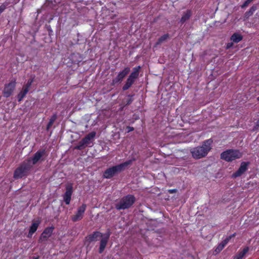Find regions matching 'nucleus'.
<instances>
[{"label":"nucleus","instance_id":"obj_11","mask_svg":"<svg viewBox=\"0 0 259 259\" xmlns=\"http://www.w3.org/2000/svg\"><path fill=\"white\" fill-rule=\"evenodd\" d=\"M54 227L53 226L48 227L45 229L41 233L39 241H42L47 240L53 234Z\"/></svg>","mask_w":259,"mask_h":259},{"label":"nucleus","instance_id":"obj_18","mask_svg":"<svg viewBox=\"0 0 259 259\" xmlns=\"http://www.w3.org/2000/svg\"><path fill=\"white\" fill-rule=\"evenodd\" d=\"M257 10V6L253 5L250 9L245 12L244 16V20H246L253 15V13Z\"/></svg>","mask_w":259,"mask_h":259},{"label":"nucleus","instance_id":"obj_12","mask_svg":"<svg viewBox=\"0 0 259 259\" xmlns=\"http://www.w3.org/2000/svg\"><path fill=\"white\" fill-rule=\"evenodd\" d=\"M249 164V163L248 162H241L240 167L235 172H234L233 174L232 177L235 178L241 176L243 173H244L247 170V167Z\"/></svg>","mask_w":259,"mask_h":259},{"label":"nucleus","instance_id":"obj_19","mask_svg":"<svg viewBox=\"0 0 259 259\" xmlns=\"http://www.w3.org/2000/svg\"><path fill=\"white\" fill-rule=\"evenodd\" d=\"M248 250V247H245L242 251H239L238 253L234 256L233 259H242Z\"/></svg>","mask_w":259,"mask_h":259},{"label":"nucleus","instance_id":"obj_33","mask_svg":"<svg viewBox=\"0 0 259 259\" xmlns=\"http://www.w3.org/2000/svg\"><path fill=\"white\" fill-rule=\"evenodd\" d=\"M126 130H127V133L130 132V126H126Z\"/></svg>","mask_w":259,"mask_h":259},{"label":"nucleus","instance_id":"obj_15","mask_svg":"<svg viewBox=\"0 0 259 259\" xmlns=\"http://www.w3.org/2000/svg\"><path fill=\"white\" fill-rule=\"evenodd\" d=\"M109 236H110V234H108L106 235V237L102 238V239L101 240L100 243V247H99V253H102L104 251V250L107 245Z\"/></svg>","mask_w":259,"mask_h":259},{"label":"nucleus","instance_id":"obj_7","mask_svg":"<svg viewBox=\"0 0 259 259\" xmlns=\"http://www.w3.org/2000/svg\"><path fill=\"white\" fill-rule=\"evenodd\" d=\"M44 156H47V154H46V149H42L38 150L33 155V157L31 158H29L31 159V163H32V165H35L40 160L44 161V159H42V157Z\"/></svg>","mask_w":259,"mask_h":259},{"label":"nucleus","instance_id":"obj_36","mask_svg":"<svg viewBox=\"0 0 259 259\" xmlns=\"http://www.w3.org/2000/svg\"><path fill=\"white\" fill-rule=\"evenodd\" d=\"M257 100L259 101V97L257 98Z\"/></svg>","mask_w":259,"mask_h":259},{"label":"nucleus","instance_id":"obj_1","mask_svg":"<svg viewBox=\"0 0 259 259\" xmlns=\"http://www.w3.org/2000/svg\"><path fill=\"white\" fill-rule=\"evenodd\" d=\"M212 142L211 139L206 140L203 142L201 146L191 149L190 152L192 157L196 159L205 157L211 149Z\"/></svg>","mask_w":259,"mask_h":259},{"label":"nucleus","instance_id":"obj_16","mask_svg":"<svg viewBox=\"0 0 259 259\" xmlns=\"http://www.w3.org/2000/svg\"><path fill=\"white\" fill-rule=\"evenodd\" d=\"M141 67L140 66L134 68L133 72L131 73V85L134 82L135 79L137 78Z\"/></svg>","mask_w":259,"mask_h":259},{"label":"nucleus","instance_id":"obj_28","mask_svg":"<svg viewBox=\"0 0 259 259\" xmlns=\"http://www.w3.org/2000/svg\"><path fill=\"white\" fill-rule=\"evenodd\" d=\"M129 81H130V78H128L127 79L126 83L123 87V90H127L130 88V82H129Z\"/></svg>","mask_w":259,"mask_h":259},{"label":"nucleus","instance_id":"obj_24","mask_svg":"<svg viewBox=\"0 0 259 259\" xmlns=\"http://www.w3.org/2000/svg\"><path fill=\"white\" fill-rule=\"evenodd\" d=\"M169 37L168 34H165L161 36L158 40L157 42V45H159L163 42L164 41L166 40Z\"/></svg>","mask_w":259,"mask_h":259},{"label":"nucleus","instance_id":"obj_34","mask_svg":"<svg viewBox=\"0 0 259 259\" xmlns=\"http://www.w3.org/2000/svg\"><path fill=\"white\" fill-rule=\"evenodd\" d=\"M33 259H39V256H36V257H34L33 258Z\"/></svg>","mask_w":259,"mask_h":259},{"label":"nucleus","instance_id":"obj_20","mask_svg":"<svg viewBox=\"0 0 259 259\" xmlns=\"http://www.w3.org/2000/svg\"><path fill=\"white\" fill-rule=\"evenodd\" d=\"M191 15L192 13L190 10H187L186 12H185L180 20L181 23L183 24L186 21L190 19Z\"/></svg>","mask_w":259,"mask_h":259},{"label":"nucleus","instance_id":"obj_14","mask_svg":"<svg viewBox=\"0 0 259 259\" xmlns=\"http://www.w3.org/2000/svg\"><path fill=\"white\" fill-rule=\"evenodd\" d=\"M41 221L39 219L32 222L31 226L30 227L27 237L30 238L32 237V235L36 231Z\"/></svg>","mask_w":259,"mask_h":259},{"label":"nucleus","instance_id":"obj_6","mask_svg":"<svg viewBox=\"0 0 259 259\" xmlns=\"http://www.w3.org/2000/svg\"><path fill=\"white\" fill-rule=\"evenodd\" d=\"M73 185L72 183H68L65 186L66 191L63 197L65 204L67 205L69 204L71 201V196L73 192Z\"/></svg>","mask_w":259,"mask_h":259},{"label":"nucleus","instance_id":"obj_31","mask_svg":"<svg viewBox=\"0 0 259 259\" xmlns=\"http://www.w3.org/2000/svg\"><path fill=\"white\" fill-rule=\"evenodd\" d=\"M233 42L228 43L226 46V49H229L231 48L233 46Z\"/></svg>","mask_w":259,"mask_h":259},{"label":"nucleus","instance_id":"obj_10","mask_svg":"<svg viewBox=\"0 0 259 259\" xmlns=\"http://www.w3.org/2000/svg\"><path fill=\"white\" fill-rule=\"evenodd\" d=\"M130 207V195H127L115 204V208L118 210L124 209Z\"/></svg>","mask_w":259,"mask_h":259},{"label":"nucleus","instance_id":"obj_32","mask_svg":"<svg viewBox=\"0 0 259 259\" xmlns=\"http://www.w3.org/2000/svg\"><path fill=\"white\" fill-rule=\"evenodd\" d=\"M259 128V119L256 121L255 125L254 126L255 129H257Z\"/></svg>","mask_w":259,"mask_h":259},{"label":"nucleus","instance_id":"obj_17","mask_svg":"<svg viewBox=\"0 0 259 259\" xmlns=\"http://www.w3.org/2000/svg\"><path fill=\"white\" fill-rule=\"evenodd\" d=\"M128 70L127 69H124L122 72H121L117 76L116 78L113 80V83H116L118 82H120L122 80V79L125 76V75L127 74Z\"/></svg>","mask_w":259,"mask_h":259},{"label":"nucleus","instance_id":"obj_23","mask_svg":"<svg viewBox=\"0 0 259 259\" xmlns=\"http://www.w3.org/2000/svg\"><path fill=\"white\" fill-rule=\"evenodd\" d=\"M28 92V91L27 89H24V88H23L22 91L18 95V101H21L27 94Z\"/></svg>","mask_w":259,"mask_h":259},{"label":"nucleus","instance_id":"obj_8","mask_svg":"<svg viewBox=\"0 0 259 259\" xmlns=\"http://www.w3.org/2000/svg\"><path fill=\"white\" fill-rule=\"evenodd\" d=\"M86 208L87 205L85 204H82L78 208L76 213L71 217V220L73 222H76L81 220L83 218V214L86 210Z\"/></svg>","mask_w":259,"mask_h":259},{"label":"nucleus","instance_id":"obj_26","mask_svg":"<svg viewBox=\"0 0 259 259\" xmlns=\"http://www.w3.org/2000/svg\"><path fill=\"white\" fill-rule=\"evenodd\" d=\"M236 235V233H234L228 237H227L225 239H224L222 242L226 246V244L229 242V241L230 240V239L232 238L235 237Z\"/></svg>","mask_w":259,"mask_h":259},{"label":"nucleus","instance_id":"obj_21","mask_svg":"<svg viewBox=\"0 0 259 259\" xmlns=\"http://www.w3.org/2000/svg\"><path fill=\"white\" fill-rule=\"evenodd\" d=\"M243 37L239 33H235L231 37L230 39L233 42L238 43L242 39Z\"/></svg>","mask_w":259,"mask_h":259},{"label":"nucleus","instance_id":"obj_5","mask_svg":"<svg viewBox=\"0 0 259 259\" xmlns=\"http://www.w3.org/2000/svg\"><path fill=\"white\" fill-rule=\"evenodd\" d=\"M242 154L238 150L229 149L223 152L221 155V158L226 161H232L241 158Z\"/></svg>","mask_w":259,"mask_h":259},{"label":"nucleus","instance_id":"obj_22","mask_svg":"<svg viewBox=\"0 0 259 259\" xmlns=\"http://www.w3.org/2000/svg\"><path fill=\"white\" fill-rule=\"evenodd\" d=\"M56 119H57L56 114H53L51 118H50V119L49 120V122H48V123L47 124V126L46 127L47 131H48L50 130V128L52 127V126L54 124V123L55 121V120H56Z\"/></svg>","mask_w":259,"mask_h":259},{"label":"nucleus","instance_id":"obj_30","mask_svg":"<svg viewBox=\"0 0 259 259\" xmlns=\"http://www.w3.org/2000/svg\"><path fill=\"white\" fill-rule=\"evenodd\" d=\"M135 198L134 196L131 195V206L135 202Z\"/></svg>","mask_w":259,"mask_h":259},{"label":"nucleus","instance_id":"obj_13","mask_svg":"<svg viewBox=\"0 0 259 259\" xmlns=\"http://www.w3.org/2000/svg\"><path fill=\"white\" fill-rule=\"evenodd\" d=\"M102 236L103 234L102 233L99 231H95L92 234L88 235L85 237V242L90 243L92 242L97 241L98 238L102 237Z\"/></svg>","mask_w":259,"mask_h":259},{"label":"nucleus","instance_id":"obj_3","mask_svg":"<svg viewBox=\"0 0 259 259\" xmlns=\"http://www.w3.org/2000/svg\"><path fill=\"white\" fill-rule=\"evenodd\" d=\"M128 164H130V160L119 164L110 167L104 171L103 177L105 179H111L115 175L123 171Z\"/></svg>","mask_w":259,"mask_h":259},{"label":"nucleus","instance_id":"obj_29","mask_svg":"<svg viewBox=\"0 0 259 259\" xmlns=\"http://www.w3.org/2000/svg\"><path fill=\"white\" fill-rule=\"evenodd\" d=\"M167 192L170 194H172L176 193L177 192V190L176 189H169L167 190Z\"/></svg>","mask_w":259,"mask_h":259},{"label":"nucleus","instance_id":"obj_2","mask_svg":"<svg viewBox=\"0 0 259 259\" xmlns=\"http://www.w3.org/2000/svg\"><path fill=\"white\" fill-rule=\"evenodd\" d=\"M32 167L30 158L24 160L15 170L13 178L16 180L26 177L29 175Z\"/></svg>","mask_w":259,"mask_h":259},{"label":"nucleus","instance_id":"obj_27","mask_svg":"<svg viewBox=\"0 0 259 259\" xmlns=\"http://www.w3.org/2000/svg\"><path fill=\"white\" fill-rule=\"evenodd\" d=\"M33 82V79H30L26 84L23 87L24 89H27L28 91H29V88L31 86L32 83Z\"/></svg>","mask_w":259,"mask_h":259},{"label":"nucleus","instance_id":"obj_35","mask_svg":"<svg viewBox=\"0 0 259 259\" xmlns=\"http://www.w3.org/2000/svg\"><path fill=\"white\" fill-rule=\"evenodd\" d=\"M134 130V128L133 127L131 126V132L133 131Z\"/></svg>","mask_w":259,"mask_h":259},{"label":"nucleus","instance_id":"obj_25","mask_svg":"<svg viewBox=\"0 0 259 259\" xmlns=\"http://www.w3.org/2000/svg\"><path fill=\"white\" fill-rule=\"evenodd\" d=\"M225 246V245L222 242H221L215 248L214 252L216 254L219 253L223 249Z\"/></svg>","mask_w":259,"mask_h":259},{"label":"nucleus","instance_id":"obj_9","mask_svg":"<svg viewBox=\"0 0 259 259\" xmlns=\"http://www.w3.org/2000/svg\"><path fill=\"white\" fill-rule=\"evenodd\" d=\"M16 86V80H12L5 85L3 93L5 97H10L13 93Z\"/></svg>","mask_w":259,"mask_h":259},{"label":"nucleus","instance_id":"obj_4","mask_svg":"<svg viewBox=\"0 0 259 259\" xmlns=\"http://www.w3.org/2000/svg\"><path fill=\"white\" fill-rule=\"evenodd\" d=\"M96 135V132L93 131L90 133L78 143L74 149L79 150L84 149L86 147L88 146L93 142Z\"/></svg>","mask_w":259,"mask_h":259}]
</instances>
